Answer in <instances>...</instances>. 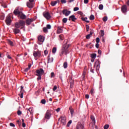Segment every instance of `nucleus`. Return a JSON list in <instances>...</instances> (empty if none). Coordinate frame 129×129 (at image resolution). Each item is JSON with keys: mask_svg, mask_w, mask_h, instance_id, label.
Here are the masks:
<instances>
[{"mask_svg": "<svg viewBox=\"0 0 129 129\" xmlns=\"http://www.w3.org/2000/svg\"><path fill=\"white\" fill-rule=\"evenodd\" d=\"M26 25V22L24 20H19L18 22H16L15 24V28L24 29V27Z\"/></svg>", "mask_w": 129, "mask_h": 129, "instance_id": "f257e3e1", "label": "nucleus"}, {"mask_svg": "<svg viewBox=\"0 0 129 129\" xmlns=\"http://www.w3.org/2000/svg\"><path fill=\"white\" fill-rule=\"evenodd\" d=\"M69 44H67V42L62 46L61 51L64 53L65 55H67L68 54V51H69L68 48H69Z\"/></svg>", "mask_w": 129, "mask_h": 129, "instance_id": "f03ea898", "label": "nucleus"}, {"mask_svg": "<svg viewBox=\"0 0 129 129\" xmlns=\"http://www.w3.org/2000/svg\"><path fill=\"white\" fill-rule=\"evenodd\" d=\"M5 23H6L7 26H11V24H12V17L11 15H9L6 17Z\"/></svg>", "mask_w": 129, "mask_h": 129, "instance_id": "7ed1b4c3", "label": "nucleus"}, {"mask_svg": "<svg viewBox=\"0 0 129 129\" xmlns=\"http://www.w3.org/2000/svg\"><path fill=\"white\" fill-rule=\"evenodd\" d=\"M33 55L35 58H40L41 55V52L40 50L33 51Z\"/></svg>", "mask_w": 129, "mask_h": 129, "instance_id": "20e7f679", "label": "nucleus"}, {"mask_svg": "<svg viewBox=\"0 0 129 129\" xmlns=\"http://www.w3.org/2000/svg\"><path fill=\"white\" fill-rule=\"evenodd\" d=\"M36 76H42V75L45 74V72L43 69H39L38 70H36Z\"/></svg>", "mask_w": 129, "mask_h": 129, "instance_id": "39448f33", "label": "nucleus"}, {"mask_svg": "<svg viewBox=\"0 0 129 129\" xmlns=\"http://www.w3.org/2000/svg\"><path fill=\"white\" fill-rule=\"evenodd\" d=\"M94 67H96V71H98L99 70V68H100V62L99 60H96L94 64Z\"/></svg>", "mask_w": 129, "mask_h": 129, "instance_id": "423d86ee", "label": "nucleus"}, {"mask_svg": "<svg viewBox=\"0 0 129 129\" xmlns=\"http://www.w3.org/2000/svg\"><path fill=\"white\" fill-rule=\"evenodd\" d=\"M21 12L22 11H20V8H17L16 9H15L14 11L13 12V14H14L15 16H18V17H19Z\"/></svg>", "mask_w": 129, "mask_h": 129, "instance_id": "0eeeda50", "label": "nucleus"}, {"mask_svg": "<svg viewBox=\"0 0 129 129\" xmlns=\"http://www.w3.org/2000/svg\"><path fill=\"white\" fill-rule=\"evenodd\" d=\"M38 40L39 41V42H38L39 45H42V43H43V42H44L45 38H44V36H43L42 35H40L38 37Z\"/></svg>", "mask_w": 129, "mask_h": 129, "instance_id": "6e6552de", "label": "nucleus"}, {"mask_svg": "<svg viewBox=\"0 0 129 129\" xmlns=\"http://www.w3.org/2000/svg\"><path fill=\"white\" fill-rule=\"evenodd\" d=\"M44 117L46 119H50V117H51V111L47 110L46 113L45 114Z\"/></svg>", "mask_w": 129, "mask_h": 129, "instance_id": "1a4fd4ad", "label": "nucleus"}, {"mask_svg": "<svg viewBox=\"0 0 129 129\" xmlns=\"http://www.w3.org/2000/svg\"><path fill=\"white\" fill-rule=\"evenodd\" d=\"M63 15H64L66 17H68V16L71 14V11L67 10V9H64L62 12Z\"/></svg>", "mask_w": 129, "mask_h": 129, "instance_id": "9d476101", "label": "nucleus"}, {"mask_svg": "<svg viewBox=\"0 0 129 129\" xmlns=\"http://www.w3.org/2000/svg\"><path fill=\"white\" fill-rule=\"evenodd\" d=\"M43 15L44 18H46L47 20H50V19H51V15H50L49 12H44Z\"/></svg>", "mask_w": 129, "mask_h": 129, "instance_id": "9b49d317", "label": "nucleus"}, {"mask_svg": "<svg viewBox=\"0 0 129 129\" xmlns=\"http://www.w3.org/2000/svg\"><path fill=\"white\" fill-rule=\"evenodd\" d=\"M33 22H34V19L28 18L26 21V24L27 26H29V25H31V24H32V23H33Z\"/></svg>", "mask_w": 129, "mask_h": 129, "instance_id": "f8f14e48", "label": "nucleus"}, {"mask_svg": "<svg viewBox=\"0 0 129 129\" xmlns=\"http://www.w3.org/2000/svg\"><path fill=\"white\" fill-rule=\"evenodd\" d=\"M18 18H20L21 20H26L27 19V16L23 13V12H22L20 13V15H19Z\"/></svg>", "mask_w": 129, "mask_h": 129, "instance_id": "ddd939ff", "label": "nucleus"}, {"mask_svg": "<svg viewBox=\"0 0 129 129\" xmlns=\"http://www.w3.org/2000/svg\"><path fill=\"white\" fill-rule=\"evenodd\" d=\"M121 12L124 14V13H126V11H127V7L125 5H123L121 7Z\"/></svg>", "mask_w": 129, "mask_h": 129, "instance_id": "4468645a", "label": "nucleus"}, {"mask_svg": "<svg viewBox=\"0 0 129 129\" xmlns=\"http://www.w3.org/2000/svg\"><path fill=\"white\" fill-rule=\"evenodd\" d=\"M27 6L28 8H29V9H33L34 8V4H33L32 2H27Z\"/></svg>", "mask_w": 129, "mask_h": 129, "instance_id": "2eb2a0df", "label": "nucleus"}, {"mask_svg": "<svg viewBox=\"0 0 129 129\" xmlns=\"http://www.w3.org/2000/svg\"><path fill=\"white\" fill-rule=\"evenodd\" d=\"M76 20H77V18H75V15H72L70 16L69 19V21H72V22H75Z\"/></svg>", "mask_w": 129, "mask_h": 129, "instance_id": "dca6fc26", "label": "nucleus"}, {"mask_svg": "<svg viewBox=\"0 0 129 129\" xmlns=\"http://www.w3.org/2000/svg\"><path fill=\"white\" fill-rule=\"evenodd\" d=\"M13 33H14L15 35H17V34H20V33H21V30H20L19 28L16 27V28L13 29Z\"/></svg>", "mask_w": 129, "mask_h": 129, "instance_id": "f3484780", "label": "nucleus"}, {"mask_svg": "<svg viewBox=\"0 0 129 129\" xmlns=\"http://www.w3.org/2000/svg\"><path fill=\"white\" fill-rule=\"evenodd\" d=\"M59 3H60V1L59 0H57L56 1H52L50 3V5L52 6V7H54V6H56V5H57V4H59Z\"/></svg>", "mask_w": 129, "mask_h": 129, "instance_id": "a211bd4d", "label": "nucleus"}, {"mask_svg": "<svg viewBox=\"0 0 129 129\" xmlns=\"http://www.w3.org/2000/svg\"><path fill=\"white\" fill-rule=\"evenodd\" d=\"M63 32V30H62V28L61 27H58L57 30V34H61Z\"/></svg>", "mask_w": 129, "mask_h": 129, "instance_id": "6ab92c4d", "label": "nucleus"}, {"mask_svg": "<svg viewBox=\"0 0 129 129\" xmlns=\"http://www.w3.org/2000/svg\"><path fill=\"white\" fill-rule=\"evenodd\" d=\"M92 34H93V32L90 31V34L86 35V38L87 39V40H89L91 36H92Z\"/></svg>", "mask_w": 129, "mask_h": 129, "instance_id": "aec40b11", "label": "nucleus"}, {"mask_svg": "<svg viewBox=\"0 0 129 129\" xmlns=\"http://www.w3.org/2000/svg\"><path fill=\"white\" fill-rule=\"evenodd\" d=\"M69 110L71 112V114L72 116V115H73V113H74V109H73V108H72V106H70L69 107Z\"/></svg>", "mask_w": 129, "mask_h": 129, "instance_id": "412c9836", "label": "nucleus"}, {"mask_svg": "<svg viewBox=\"0 0 129 129\" xmlns=\"http://www.w3.org/2000/svg\"><path fill=\"white\" fill-rule=\"evenodd\" d=\"M91 119H92V120L93 121V124H95V118L94 117V116L91 115Z\"/></svg>", "mask_w": 129, "mask_h": 129, "instance_id": "4be33fe9", "label": "nucleus"}, {"mask_svg": "<svg viewBox=\"0 0 129 129\" xmlns=\"http://www.w3.org/2000/svg\"><path fill=\"white\" fill-rule=\"evenodd\" d=\"M81 20H82V21H84L85 22H86V23H89V21H88V20H87V17H82V18H81Z\"/></svg>", "mask_w": 129, "mask_h": 129, "instance_id": "5701e85b", "label": "nucleus"}, {"mask_svg": "<svg viewBox=\"0 0 129 129\" xmlns=\"http://www.w3.org/2000/svg\"><path fill=\"white\" fill-rule=\"evenodd\" d=\"M8 43L9 45H10V46H14V43L13 42V41H11V40L8 39Z\"/></svg>", "mask_w": 129, "mask_h": 129, "instance_id": "b1692460", "label": "nucleus"}, {"mask_svg": "<svg viewBox=\"0 0 129 129\" xmlns=\"http://www.w3.org/2000/svg\"><path fill=\"white\" fill-rule=\"evenodd\" d=\"M67 67H68V63H67V61H65L63 63V68H64V69H66V68H67Z\"/></svg>", "mask_w": 129, "mask_h": 129, "instance_id": "393cba45", "label": "nucleus"}, {"mask_svg": "<svg viewBox=\"0 0 129 129\" xmlns=\"http://www.w3.org/2000/svg\"><path fill=\"white\" fill-rule=\"evenodd\" d=\"M91 58H92V59H95V58H96V53H92L91 54Z\"/></svg>", "mask_w": 129, "mask_h": 129, "instance_id": "a878e982", "label": "nucleus"}, {"mask_svg": "<svg viewBox=\"0 0 129 129\" xmlns=\"http://www.w3.org/2000/svg\"><path fill=\"white\" fill-rule=\"evenodd\" d=\"M94 19H95L94 15H91L90 16L89 19L90 20V21H93V20H94Z\"/></svg>", "mask_w": 129, "mask_h": 129, "instance_id": "bb28decb", "label": "nucleus"}, {"mask_svg": "<svg viewBox=\"0 0 129 129\" xmlns=\"http://www.w3.org/2000/svg\"><path fill=\"white\" fill-rule=\"evenodd\" d=\"M59 38L60 40H64V35H63V34H60L59 35Z\"/></svg>", "mask_w": 129, "mask_h": 129, "instance_id": "cd10ccee", "label": "nucleus"}, {"mask_svg": "<svg viewBox=\"0 0 129 129\" xmlns=\"http://www.w3.org/2000/svg\"><path fill=\"white\" fill-rule=\"evenodd\" d=\"M28 111H29L31 114H33V109H32V108L28 109Z\"/></svg>", "mask_w": 129, "mask_h": 129, "instance_id": "c85d7f7f", "label": "nucleus"}, {"mask_svg": "<svg viewBox=\"0 0 129 129\" xmlns=\"http://www.w3.org/2000/svg\"><path fill=\"white\" fill-rule=\"evenodd\" d=\"M72 123V120H70L68 122V124H67V126L68 127H69V126H70V125H71Z\"/></svg>", "mask_w": 129, "mask_h": 129, "instance_id": "c756f323", "label": "nucleus"}, {"mask_svg": "<svg viewBox=\"0 0 129 129\" xmlns=\"http://www.w3.org/2000/svg\"><path fill=\"white\" fill-rule=\"evenodd\" d=\"M56 51H57V48L56 47H53L52 48V52L53 54H55V53H56Z\"/></svg>", "mask_w": 129, "mask_h": 129, "instance_id": "7c9ffc66", "label": "nucleus"}, {"mask_svg": "<svg viewBox=\"0 0 129 129\" xmlns=\"http://www.w3.org/2000/svg\"><path fill=\"white\" fill-rule=\"evenodd\" d=\"M67 21H68V19L66 18H64L62 19V23L66 24V23H67Z\"/></svg>", "mask_w": 129, "mask_h": 129, "instance_id": "2f4dec72", "label": "nucleus"}, {"mask_svg": "<svg viewBox=\"0 0 129 129\" xmlns=\"http://www.w3.org/2000/svg\"><path fill=\"white\" fill-rule=\"evenodd\" d=\"M43 32H44V33H48V29H47V28H46V27H44V28H43Z\"/></svg>", "mask_w": 129, "mask_h": 129, "instance_id": "473e14b6", "label": "nucleus"}, {"mask_svg": "<svg viewBox=\"0 0 129 129\" xmlns=\"http://www.w3.org/2000/svg\"><path fill=\"white\" fill-rule=\"evenodd\" d=\"M99 10H103V5L102 4H101L99 6Z\"/></svg>", "mask_w": 129, "mask_h": 129, "instance_id": "72a5a7b5", "label": "nucleus"}, {"mask_svg": "<svg viewBox=\"0 0 129 129\" xmlns=\"http://www.w3.org/2000/svg\"><path fill=\"white\" fill-rule=\"evenodd\" d=\"M0 20L4 21L5 20V15H2L0 16Z\"/></svg>", "mask_w": 129, "mask_h": 129, "instance_id": "f704fd0d", "label": "nucleus"}, {"mask_svg": "<svg viewBox=\"0 0 129 129\" xmlns=\"http://www.w3.org/2000/svg\"><path fill=\"white\" fill-rule=\"evenodd\" d=\"M53 60H54V58H53V57L51 58V59L48 58V63H52V62H53Z\"/></svg>", "mask_w": 129, "mask_h": 129, "instance_id": "c9c22d12", "label": "nucleus"}, {"mask_svg": "<svg viewBox=\"0 0 129 129\" xmlns=\"http://www.w3.org/2000/svg\"><path fill=\"white\" fill-rule=\"evenodd\" d=\"M19 95L20 96L21 98H23V95H24V92H20V94H19Z\"/></svg>", "mask_w": 129, "mask_h": 129, "instance_id": "e433bc0d", "label": "nucleus"}, {"mask_svg": "<svg viewBox=\"0 0 129 129\" xmlns=\"http://www.w3.org/2000/svg\"><path fill=\"white\" fill-rule=\"evenodd\" d=\"M108 127H109V124H105V125L104 126V129H108Z\"/></svg>", "mask_w": 129, "mask_h": 129, "instance_id": "4c0bfd02", "label": "nucleus"}, {"mask_svg": "<svg viewBox=\"0 0 129 129\" xmlns=\"http://www.w3.org/2000/svg\"><path fill=\"white\" fill-rule=\"evenodd\" d=\"M103 22H106L107 21V17L105 16L103 18Z\"/></svg>", "mask_w": 129, "mask_h": 129, "instance_id": "58836bf2", "label": "nucleus"}, {"mask_svg": "<svg viewBox=\"0 0 129 129\" xmlns=\"http://www.w3.org/2000/svg\"><path fill=\"white\" fill-rule=\"evenodd\" d=\"M100 32H101V36L102 37H103V36H104V31L101 30Z\"/></svg>", "mask_w": 129, "mask_h": 129, "instance_id": "ea45409f", "label": "nucleus"}, {"mask_svg": "<svg viewBox=\"0 0 129 129\" xmlns=\"http://www.w3.org/2000/svg\"><path fill=\"white\" fill-rule=\"evenodd\" d=\"M41 102L42 104H45L46 103V100L42 99L41 100Z\"/></svg>", "mask_w": 129, "mask_h": 129, "instance_id": "a19ab883", "label": "nucleus"}, {"mask_svg": "<svg viewBox=\"0 0 129 129\" xmlns=\"http://www.w3.org/2000/svg\"><path fill=\"white\" fill-rule=\"evenodd\" d=\"M38 78H37V81H39V80H41L42 79V76H37Z\"/></svg>", "mask_w": 129, "mask_h": 129, "instance_id": "79ce46f5", "label": "nucleus"}, {"mask_svg": "<svg viewBox=\"0 0 129 129\" xmlns=\"http://www.w3.org/2000/svg\"><path fill=\"white\" fill-rule=\"evenodd\" d=\"M17 114L18 115H21V114H22V111L20 110H18L17 111Z\"/></svg>", "mask_w": 129, "mask_h": 129, "instance_id": "37998d69", "label": "nucleus"}, {"mask_svg": "<svg viewBox=\"0 0 129 129\" xmlns=\"http://www.w3.org/2000/svg\"><path fill=\"white\" fill-rule=\"evenodd\" d=\"M96 42L97 43H99V42H100V39H99V38L97 37L96 39Z\"/></svg>", "mask_w": 129, "mask_h": 129, "instance_id": "c03bdc74", "label": "nucleus"}, {"mask_svg": "<svg viewBox=\"0 0 129 129\" xmlns=\"http://www.w3.org/2000/svg\"><path fill=\"white\" fill-rule=\"evenodd\" d=\"M79 8H78V7H75L74 8V12H76V11H79Z\"/></svg>", "mask_w": 129, "mask_h": 129, "instance_id": "a18cd8bd", "label": "nucleus"}, {"mask_svg": "<svg viewBox=\"0 0 129 129\" xmlns=\"http://www.w3.org/2000/svg\"><path fill=\"white\" fill-rule=\"evenodd\" d=\"M61 122H63V123H64L66 120L65 118L61 117Z\"/></svg>", "mask_w": 129, "mask_h": 129, "instance_id": "49530a36", "label": "nucleus"}, {"mask_svg": "<svg viewBox=\"0 0 129 129\" xmlns=\"http://www.w3.org/2000/svg\"><path fill=\"white\" fill-rule=\"evenodd\" d=\"M0 4H1V6L4 7V8H7V5H5V3L1 2Z\"/></svg>", "mask_w": 129, "mask_h": 129, "instance_id": "de8ad7c7", "label": "nucleus"}, {"mask_svg": "<svg viewBox=\"0 0 129 129\" xmlns=\"http://www.w3.org/2000/svg\"><path fill=\"white\" fill-rule=\"evenodd\" d=\"M46 28L49 30H50V29H51V25L50 24H47L46 25Z\"/></svg>", "mask_w": 129, "mask_h": 129, "instance_id": "09e8293b", "label": "nucleus"}, {"mask_svg": "<svg viewBox=\"0 0 129 129\" xmlns=\"http://www.w3.org/2000/svg\"><path fill=\"white\" fill-rule=\"evenodd\" d=\"M86 29L87 30V32H88V31H89V26L86 25Z\"/></svg>", "mask_w": 129, "mask_h": 129, "instance_id": "8fccbe9b", "label": "nucleus"}, {"mask_svg": "<svg viewBox=\"0 0 129 129\" xmlns=\"http://www.w3.org/2000/svg\"><path fill=\"white\" fill-rule=\"evenodd\" d=\"M52 90L53 91H55V90H57V86H54V87L52 89Z\"/></svg>", "mask_w": 129, "mask_h": 129, "instance_id": "3c124183", "label": "nucleus"}, {"mask_svg": "<svg viewBox=\"0 0 129 129\" xmlns=\"http://www.w3.org/2000/svg\"><path fill=\"white\" fill-rule=\"evenodd\" d=\"M23 89H24V87H23V86H22L21 87V91H20V92H24Z\"/></svg>", "mask_w": 129, "mask_h": 129, "instance_id": "603ef678", "label": "nucleus"}, {"mask_svg": "<svg viewBox=\"0 0 129 129\" xmlns=\"http://www.w3.org/2000/svg\"><path fill=\"white\" fill-rule=\"evenodd\" d=\"M82 77L83 79H84L85 78V72L83 73Z\"/></svg>", "mask_w": 129, "mask_h": 129, "instance_id": "864d4df0", "label": "nucleus"}, {"mask_svg": "<svg viewBox=\"0 0 129 129\" xmlns=\"http://www.w3.org/2000/svg\"><path fill=\"white\" fill-rule=\"evenodd\" d=\"M44 55L45 56H47V55H48V51H47V50H44Z\"/></svg>", "mask_w": 129, "mask_h": 129, "instance_id": "5fc2aeb1", "label": "nucleus"}, {"mask_svg": "<svg viewBox=\"0 0 129 129\" xmlns=\"http://www.w3.org/2000/svg\"><path fill=\"white\" fill-rule=\"evenodd\" d=\"M61 4H66V0H61Z\"/></svg>", "mask_w": 129, "mask_h": 129, "instance_id": "6e6d98bb", "label": "nucleus"}, {"mask_svg": "<svg viewBox=\"0 0 129 129\" xmlns=\"http://www.w3.org/2000/svg\"><path fill=\"white\" fill-rule=\"evenodd\" d=\"M54 76H55V74H54V73H51V78H53L54 77Z\"/></svg>", "mask_w": 129, "mask_h": 129, "instance_id": "4d7b16f0", "label": "nucleus"}, {"mask_svg": "<svg viewBox=\"0 0 129 129\" xmlns=\"http://www.w3.org/2000/svg\"><path fill=\"white\" fill-rule=\"evenodd\" d=\"M95 47H96V48H97V49H98V48H99V44L96 43Z\"/></svg>", "mask_w": 129, "mask_h": 129, "instance_id": "13d9d810", "label": "nucleus"}, {"mask_svg": "<svg viewBox=\"0 0 129 129\" xmlns=\"http://www.w3.org/2000/svg\"><path fill=\"white\" fill-rule=\"evenodd\" d=\"M29 70H30V69H29V68H27L25 69L24 71H25V72H28V71H29Z\"/></svg>", "mask_w": 129, "mask_h": 129, "instance_id": "bf43d9fd", "label": "nucleus"}, {"mask_svg": "<svg viewBox=\"0 0 129 129\" xmlns=\"http://www.w3.org/2000/svg\"><path fill=\"white\" fill-rule=\"evenodd\" d=\"M85 98H86L87 99H88V98H89V95H88V94L85 95Z\"/></svg>", "mask_w": 129, "mask_h": 129, "instance_id": "052dcab7", "label": "nucleus"}, {"mask_svg": "<svg viewBox=\"0 0 129 129\" xmlns=\"http://www.w3.org/2000/svg\"><path fill=\"white\" fill-rule=\"evenodd\" d=\"M89 2V0H84V4H88V2Z\"/></svg>", "mask_w": 129, "mask_h": 129, "instance_id": "680f3d73", "label": "nucleus"}, {"mask_svg": "<svg viewBox=\"0 0 129 129\" xmlns=\"http://www.w3.org/2000/svg\"><path fill=\"white\" fill-rule=\"evenodd\" d=\"M10 126L15 127V124H14V123H10Z\"/></svg>", "mask_w": 129, "mask_h": 129, "instance_id": "e2e57ef3", "label": "nucleus"}, {"mask_svg": "<svg viewBox=\"0 0 129 129\" xmlns=\"http://www.w3.org/2000/svg\"><path fill=\"white\" fill-rule=\"evenodd\" d=\"M23 127H26V123L25 122L22 123Z\"/></svg>", "mask_w": 129, "mask_h": 129, "instance_id": "0e129e2a", "label": "nucleus"}, {"mask_svg": "<svg viewBox=\"0 0 129 129\" xmlns=\"http://www.w3.org/2000/svg\"><path fill=\"white\" fill-rule=\"evenodd\" d=\"M56 111H57V112H59V111H60V108H57L56 109Z\"/></svg>", "mask_w": 129, "mask_h": 129, "instance_id": "69168bd1", "label": "nucleus"}, {"mask_svg": "<svg viewBox=\"0 0 129 129\" xmlns=\"http://www.w3.org/2000/svg\"><path fill=\"white\" fill-rule=\"evenodd\" d=\"M63 54H65V52H63L61 50V53L60 54V56H62Z\"/></svg>", "mask_w": 129, "mask_h": 129, "instance_id": "338daca9", "label": "nucleus"}, {"mask_svg": "<svg viewBox=\"0 0 129 129\" xmlns=\"http://www.w3.org/2000/svg\"><path fill=\"white\" fill-rule=\"evenodd\" d=\"M98 54H101V50H98Z\"/></svg>", "mask_w": 129, "mask_h": 129, "instance_id": "774afa93", "label": "nucleus"}]
</instances>
